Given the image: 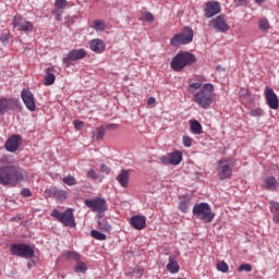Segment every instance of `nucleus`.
Wrapping results in <instances>:
<instances>
[{"mask_svg":"<svg viewBox=\"0 0 279 279\" xmlns=\"http://www.w3.org/2000/svg\"><path fill=\"white\" fill-rule=\"evenodd\" d=\"M25 180V170L19 165H8L0 168V184L2 186H16Z\"/></svg>","mask_w":279,"mask_h":279,"instance_id":"obj_1","label":"nucleus"},{"mask_svg":"<svg viewBox=\"0 0 279 279\" xmlns=\"http://www.w3.org/2000/svg\"><path fill=\"white\" fill-rule=\"evenodd\" d=\"M197 62V58L195 54L189 51H179L173 58L170 63L172 71L180 73L184 71L186 66H191V64H195Z\"/></svg>","mask_w":279,"mask_h":279,"instance_id":"obj_2","label":"nucleus"},{"mask_svg":"<svg viewBox=\"0 0 279 279\" xmlns=\"http://www.w3.org/2000/svg\"><path fill=\"white\" fill-rule=\"evenodd\" d=\"M213 93H215V86L210 83H207L201 88L199 92L195 93L193 99L195 104L208 110L213 104Z\"/></svg>","mask_w":279,"mask_h":279,"instance_id":"obj_3","label":"nucleus"},{"mask_svg":"<svg viewBox=\"0 0 279 279\" xmlns=\"http://www.w3.org/2000/svg\"><path fill=\"white\" fill-rule=\"evenodd\" d=\"M193 215L195 218L205 221V223H210L215 219V214H213V209H210V205L207 203L195 204Z\"/></svg>","mask_w":279,"mask_h":279,"instance_id":"obj_4","label":"nucleus"},{"mask_svg":"<svg viewBox=\"0 0 279 279\" xmlns=\"http://www.w3.org/2000/svg\"><path fill=\"white\" fill-rule=\"evenodd\" d=\"M193 28L186 26L182 29L181 33L175 34L170 39L171 47H182V45H190V43H193Z\"/></svg>","mask_w":279,"mask_h":279,"instance_id":"obj_5","label":"nucleus"},{"mask_svg":"<svg viewBox=\"0 0 279 279\" xmlns=\"http://www.w3.org/2000/svg\"><path fill=\"white\" fill-rule=\"evenodd\" d=\"M50 215L51 217H54V219H58V221L65 226V228H75L76 226L75 216L73 215V208H68L63 213L58 209H53Z\"/></svg>","mask_w":279,"mask_h":279,"instance_id":"obj_6","label":"nucleus"},{"mask_svg":"<svg viewBox=\"0 0 279 279\" xmlns=\"http://www.w3.org/2000/svg\"><path fill=\"white\" fill-rule=\"evenodd\" d=\"M84 204L90 209L92 213H97V217L108 210V203L101 197L87 198L85 199Z\"/></svg>","mask_w":279,"mask_h":279,"instance_id":"obj_7","label":"nucleus"},{"mask_svg":"<svg viewBox=\"0 0 279 279\" xmlns=\"http://www.w3.org/2000/svg\"><path fill=\"white\" fill-rule=\"evenodd\" d=\"M233 167L234 166L232 165V159H230V158L220 159L218 161V167H217V172H218L219 180H221V181L230 180V178H232Z\"/></svg>","mask_w":279,"mask_h":279,"instance_id":"obj_8","label":"nucleus"},{"mask_svg":"<svg viewBox=\"0 0 279 279\" xmlns=\"http://www.w3.org/2000/svg\"><path fill=\"white\" fill-rule=\"evenodd\" d=\"M10 252L12 256H20V258H32L34 256V248L23 243L12 244Z\"/></svg>","mask_w":279,"mask_h":279,"instance_id":"obj_9","label":"nucleus"},{"mask_svg":"<svg viewBox=\"0 0 279 279\" xmlns=\"http://www.w3.org/2000/svg\"><path fill=\"white\" fill-rule=\"evenodd\" d=\"M87 52L84 49H73L71 50L65 58H63V64L65 66H71V62H75L77 60H84L86 58Z\"/></svg>","mask_w":279,"mask_h":279,"instance_id":"obj_10","label":"nucleus"},{"mask_svg":"<svg viewBox=\"0 0 279 279\" xmlns=\"http://www.w3.org/2000/svg\"><path fill=\"white\" fill-rule=\"evenodd\" d=\"M264 95H265L267 106L271 110H278L279 98H278V95H276V92H274V88L267 86L264 90Z\"/></svg>","mask_w":279,"mask_h":279,"instance_id":"obj_11","label":"nucleus"},{"mask_svg":"<svg viewBox=\"0 0 279 279\" xmlns=\"http://www.w3.org/2000/svg\"><path fill=\"white\" fill-rule=\"evenodd\" d=\"M209 25L216 29L217 32L220 33H226L230 29V25H228V22L226 21V15L220 14L218 16H216L215 19H213L209 22Z\"/></svg>","mask_w":279,"mask_h":279,"instance_id":"obj_12","label":"nucleus"},{"mask_svg":"<svg viewBox=\"0 0 279 279\" xmlns=\"http://www.w3.org/2000/svg\"><path fill=\"white\" fill-rule=\"evenodd\" d=\"M19 108V100L16 98H0V117H3L5 112Z\"/></svg>","mask_w":279,"mask_h":279,"instance_id":"obj_13","label":"nucleus"},{"mask_svg":"<svg viewBox=\"0 0 279 279\" xmlns=\"http://www.w3.org/2000/svg\"><path fill=\"white\" fill-rule=\"evenodd\" d=\"M162 165H172L173 167H178L180 162H182V151L174 150L167 156L160 157Z\"/></svg>","mask_w":279,"mask_h":279,"instance_id":"obj_14","label":"nucleus"},{"mask_svg":"<svg viewBox=\"0 0 279 279\" xmlns=\"http://www.w3.org/2000/svg\"><path fill=\"white\" fill-rule=\"evenodd\" d=\"M22 101L31 112L36 111V101L34 100V94L29 89H23L21 92Z\"/></svg>","mask_w":279,"mask_h":279,"instance_id":"obj_15","label":"nucleus"},{"mask_svg":"<svg viewBox=\"0 0 279 279\" xmlns=\"http://www.w3.org/2000/svg\"><path fill=\"white\" fill-rule=\"evenodd\" d=\"M21 143H23V137H21V135H12L5 142L7 151L14 154V151H17L19 147H21Z\"/></svg>","mask_w":279,"mask_h":279,"instance_id":"obj_16","label":"nucleus"},{"mask_svg":"<svg viewBox=\"0 0 279 279\" xmlns=\"http://www.w3.org/2000/svg\"><path fill=\"white\" fill-rule=\"evenodd\" d=\"M204 12H205L206 19H213V16L221 12V4L219 2L209 1L206 3Z\"/></svg>","mask_w":279,"mask_h":279,"instance_id":"obj_17","label":"nucleus"},{"mask_svg":"<svg viewBox=\"0 0 279 279\" xmlns=\"http://www.w3.org/2000/svg\"><path fill=\"white\" fill-rule=\"evenodd\" d=\"M13 26L20 32H32L34 29V25L31 22L23 20V17L19 15L13 19Z\"/></svg>","mask_w":279,"mask_h":279,"instance_id":"obj_18","label":"nucleus"},{"mask_svg":"<svg viewBox=\"0 0 279 279\" xmlns=\"http://www.w3.org/2000/svg\"><path fill=\"white\" fill-rule=\"evenodd\" d=\"M130 223L135 230H144L147 226V219L145 216L136 215L131 217Z\"/></svg>","mask_w":279,"mask_h":279,"instance_id":"obj_19","label":"nucleus"},{"mask_svg":"<svg viewBox=\"0 0 279 279\" xmlns=\"http://www.w3.org/2000/svg\"><path fill=\"white\" fill-rule=\"evenodd\" d=\"M89 49H92L94 51V53H104V51H106V43L104 41V39H92L89 41Z\"/></svg>","mask_w":279,"mask_h":279,"instance_id":"obj_20","label":"nucleus"},{"mask_svg":"<svg viewBox=\"0 0 279 279\" xmlns=\"http://www.w3.org/2000/svg\"><path fill=\"white\" fill-rule=\"evenodd\" d=\"M46 75L44 77V84L45 86H51L56 84V66L51 65L46 69L45 71Z\"/></svg>","mask_w":279,"mask_h":279,"instance_id":"obj_21","label":"nucleus"},{"mask_svg":"<svg viewBox=\"0 0 279 279\" xmlns=\"http://www.w3.org/2000/svg\"><path fill=\"white\" fill-rule=\"evenodd\" d=\"M204 82H206V78L204 76H198L195 82H191L187 86V93H191V95H195L199 88H203Z\"/></svg>","mask_w":279,"mask_h":279,"instance_id":"obj_22","label":"nucleus"},{"mask_svg":"<svg viewBox=\"0 0 279 279\" xmlns=\"http://www.w3.org/2000/svg\"><path fill=\"white\" fill-rule=\"evenodd\" d=\"M278 186H279V183H278V180L276 179V177H266L264 179L263 187L266 191L276 192V191H278Z\"/></svg>","mask_w":279,"mask_h":279,"instance_id":"obj_23","label":"nucleus"},{"mask_svg":"<svg viewBox=\"0 0 279 279\" xmlns=\"http://www.w3.org/2000/svg\"><path fill=\"white\" fill-rule=\"evenodd\" d=\"M168 260L166 266L167 271H169V274H178L180 271V264H178L175 256L170 255Z\"/></svg>","mask_w":279,"mask_h":279,"instance_id":"obj_24","label":"nucleus"},{"mask_svg":"<svg viewBox=\"0 0 279 279\" xmlns=\"http://www.w3.org/2000/svg\"><path fill=\"white\" fill-rule=\"evenodd\" d=\"M117 180H118L119 184H121V186L123 189H128V186L130 184V171L121 170V172L117 177Z\"/></svg>","mask_w":279,"mask_h":279,"instance_id":"obj_25","label":"nucleus"},{"mask_svg":"<svg viewBox=\"0 0 279 279\" xmlns=\"http://www.w3.org/2000/svg\"><path fill=\"white\" fill-rule=\"evenodd\" d=\"M52 197L54 199H57L58 202H64V199H66V197H69V193H66V191L64 190H58L56 187H53L51 191H50Z\"/></svg>","mask_w":279,"mask_h":279,"instance_id":"obj_26","label":"nucleus"},{"mask_svg":"<svg viewBox=\"0 0 279 279\" xmlns=\"http://www.w3.org/2000/svg\"><path fill=\"white\" fill-rule=\"evenodd\" d=\"M97 217H98L99 230H101L102 232H110L112 230V226H110L108 220L104 218L102 214H100V216H97Z\"/></svg>","mask_w":279,"mask_h":279,"instance_id":"obj_27","label":"nucleus"},{"mask_svg":"<svg viewBox=\"0 0 279 279\" xmlns=\"http://www.w3.org/2000/svg\"><path fill=\"white\" fill-rule=\"evenodd\" d=\"M270 213L272 214V221L279 226V203L270 202Z\"/></svg>","mask_w":279,"mask_h":279,"instance_id":"obj_28","label":"nucleus"},{"mask_svg":"<svg viewBox=\"0 0 279 279\" xmlns=\"http://www.w3.org/2000/svg\"><path fill=\"white\" fill-rule=\"evenodd\" d=\"M190 130L193 134H204L202 123H199V121L197 120L190 121Z\"/></svg>","mask_w":279,"mask_h":279,"instance_id":"obj_29","label":"nucleus"},{"mask_svg":"<svg viewBox=\"0 0 279 279\" xmlns=\"http://www.w3.org/2000/svg\"><path fill=\"white\" fill-rule=\"evenodd\" d=\"M92 27L96 32H104L108 27V25L104 20H95L92 24Z\"/></svg>","mask_w":279,"mask_h":279,"instance_id":"obj_30","label":"nucleus"},{"mask_svg":"<svg viewBox=\"0 0 279 279\" xmlns=\"http://www.w3.org/2000/svg\"><path fill=\"white\" fill-rule=\"evenodd\" d=\"M104 136H106V130H104V128H98L93 131L94 141H102Z\"/></svg>","mask_w":279,"mask_h":279,"instance_id":"obj_31","label":"nucleus"},{"mask_svg":"<svg viewBox=\"0 0 279 279\" xmlns=\"http://www.w3.org/2000/svg\"><path fill=\"white\" fill-rule=\"evenodd\" d=\"M190 204H191V199L183 198V199L180 201L178 208L181 213H189V205Z\"/></svg>","mask_w":279,"mask_h":279,"instance_id":"obj_32","label":"nucleus"},{"mask_svg":"<svg viewBox=\"0 0 279 279\" xmlns=\"http://www.w3.org/2000/svg\"><path fill=\"white\" fill-rule=\"evenodd\" d=\"M87 269H88V267L86 266V263H84L82 260L76 262V266L74 268V271L76 274H84L87 271Z\"/></svg>","mask_w":279,"mask_h":279,"instance_id":"obj_33","label":"nucleus"},{"mask_svg":"<svg viewBox=\"0 0 279 279\" xmlns=\"http://www.w3.org/2000/svg\"><path fill=\"white\" fill-rule=\"evenodd\" d=\"M90 236H93V239H96V241H106L107 239L106 234L99 232L98 230H92Z\"/></svg>","mask_w":279,"mask_h":279,"instance_id":"obj_34","label":"nucleus"},{"mask_svg":"<svg viewBox=\"0 0 279 279\" xmlns=\"http://www.w3.org/2000/svg\"><path fill=\"white\" fill-rule=\"evenodd\" d=\"M258 27L262 32H267L269 29V20L268 19H260L258 22Z\"/></svg>","mask_w":279,"mask_h":279,"instance_id":"obj_35","label":"nucleus"},{"mask_svg":"<svg viewBox=\"0 0 279 279\" xmlns=\"http://www.w3.org/2000/svg\"><path fill=\"white\" fill-rule=\"evenodd\" d=\"M218 271H221L222 274H228L230 266L226 262H218L216 265Z\"/></svg>","mask_w":279,"mask_h":279,"instance_id":"obj_36","label":"nucleus"},{"mask_svg":"<svg viewBox=\"0 0 279 279\" xmlns=\"http://www.w3.org/2000/svg\"><path fill=\"white\" fill-rule=\"evenodd\" d=\"M63 182L68 186H75V184H77V179H75V177H72V175H66L63 178Z\"/></svg>","mask_w":279,"mask_h":279,"instance_id":"obj_37","label":"nucleus"},{"mask_svg":"<svg viewBox=\"0 0 279 279\" xmlns=\"http://www.w3.org/2000/svg\"><path fill=\"white\" fill-rule=\"evenodd\" d=\"M69 5V1L66 0H56L54 8L56 10H64Z\"/></svg>","mask_w":279,"mask_h":279,"instance_id":"obj_38","label":"nucleus"},{"mask_svg":"<svg viewBox=\"0 0 279 279\" xmlns=\"http://www.w3.org/2000/svg\"><path fill=\"white\" fill-rule=\"evenodd\" d=\"M141 21H146V23H154V14L149 11H145L141 17Z\"/></svg>","mask_w":279,"mask_h":279,"instance_id":"obj_39","label":"nucleus"},{"mask_svg":"<svg viewBox=\"0 0 279 279\" xmlns=\"http://www.w3.org/2000/svg\"><path fill=\"white\" fill-rule=\"evenodd\" d=\"M66 258H69L70 260H75L76 263H78L80 258H82V256L77 253V252H69L66 255Z\"/></svg>","mask_w":279,"mask_h":279,"instance_id":"obj_40","label":"nucleus"},{"mask_svg":"<svg viewBox=\"0 0 279 279\" xmlns=\"http://www.w3.org/2000/svg\"><path fill=\"white\" fill-rule=\"evenodd\" d=\"M87 178H89V180H97L99 178V174H97V171H95V169H89L87 171Z\"/></svg>","mask_w":279,"mask_h":279,"instance_id":"obj_41","label":"nucleus"},{"mask_svg":"<svg viewBox=\"0 0 279 279\" xmlns=\"http://www.w3.org/2000/svg\"><path fill=\"white\" fill-rule=\"evenodd\" d=\"M238 271H247V272H250V271H252V265H250V264H242V265H240V267L238 268Z\"/></svg>","mask_w":279,"mask_h":279,"instance_id":"obj_42","label":"nucleus"},{"mask_svg":"<svg viewBox=\"0 0 279 279\" xmlns=\"http://www.w3.org/2000/svg\"><path fill=\"white\" fill-rule=\"evenodd\" d=\"M233 3L236 8H241L243 5H247V3H250V0H233Z\"/></svg>","mask_w":279,"mask_h":279,"instance_id":"obj_43","label":"nucleus"},{"mask_svg":"<svg viewBox=\"0 0 279 279\" xmlns=\"http://www.w3.org/2000/svg\"><path fill=\"white\" fill-rule=\"evenodd\" d=\"M263 114L262 109H254L250 111V117H255V118H260V116Z\"/></svg>","mask_w":279,"mask_h":279,"instance_id":"obj_44","label":"nucleus"},{"mask_svg":"<svg viewBox=\"0 0 279 279\" xmlns=\"http://www.w3.org/2000/svg\"><path fill=\"white\" fill-rule=\"evenodd\" d=\"M101 173H106V175H110V167H108L106 163H102L100 166Z\"/></svg>","mask_w":279,"mask_h":279,"instance_id":"obj_45","label":"nucleus"},{"mask_svg":"<svg viewBox=\"0 0 279 279\" xmlns=\"http://www.w3.org/2000/svg\"><path fill=\"white\" fill-rule=\"evenodd\" d=\"M22 197H32V190L31 189H23L21 191Z\"/></svg>","mask_w":279,"mask_h":279,"instance_id":"obj_46","label":"nucleus"},{"mask_svg":"<svg viewBox=\"0 0 279 279\" xmlns=\"http://www.w3.org/2000/svg\"><path fill=\"white\" fill-rule=\"evenodd\" d=\"M183 145L184 147H191V145H193V142L189 136H183Z\"/></svg>","mask_w":279,"mask_h":279,"instance_id":"obj_47","label":"nucleus"},{"mask_svg":"<svg viewBox=\"0 0 279 279\" xmlns=\"http://www.w3.org/2000/svg\"><path fill=\"white\" fill-rule=\"evenodd\" d=\"M75 130H81L84 126V122L75 120L73 122Z\"/></svg>","mask_w":279,"mask_h":279,"instance_id":"obj_48","label":"nucleus"},{"mask_svg":"<svg viewBox=\"0 0 279 279\" xmlns=\"http://www.w3.org/2000/svg\"><path fill=\"white\" fill-rule=\"evenodd\" d=\"M53 14H56V16H57L56 20H57V21H62V11L56 9V10L53 11Z\"/></svg>","mask_w":279,"mask_h":279,"instance_id":"obj_49","label":"nucleus"},{"mask_svg":"<svg viewBox=\"0 0 279 279\" xmlns=\"http://www.w3.org/2000/svg\"><path fill=\"white\" fill-rule=\"evenodd\" d=\"M148 106H153V104H156V98L149 97L147 100Z\"/></svg>","mask_w":279,"mask_h":279,"instance_id":"obj_50","label":"nucleus"},{"mask_svg":"<svg viewBox=\"0 0 279 279\" xmlns=\"http://www.w3.org/2000/svg\"><path fill=\"white\" fill-rule=\"evenodd\" d=\"M265 1H267V0H255V2H256L258 5H263V3H265Z\"/></svg>","mask_w":279,"mask_h":279,"instance_id":"obj_51","label":"nucleus"}]
</instances>
